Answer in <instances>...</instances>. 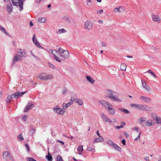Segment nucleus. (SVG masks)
<instances>
[{"label": "nucleus", "mask_w": 161, "mask_h": 161, "mask_svg": "<svg viewBox=\"0 0 161 161\" xmlns=\"http://www.w3.org/2000/svg\"><path fill=\"white\" fill-rule=\"evenodd\" d=\"M105 97L116 102H121L122 100L118 98V94L111 90L108 89L106 91Z\"/></svg>", "instance_id": "nucleus-1"}, {"label": "nucleus", "mask_w": 161, "mask_h": 161, "mask_svg": "<svg viewBox=\"0 0 161 161\" xmlns=\"http://www.w3.org/2000/svg\"><path fill=\"white\" fill-rule=\"evenodd\" d=\"M130 106L136 109L142 111H148L151 109L150 107L146 105H142L140 104H132Z\"/></svg>", "instance_id": "nucleus-2"}, {"label": "nucleus", "mask_w": 161, "mask_h": 161, "mask_svg": "<svg viewBox=\"0 0 161 161\" xmlns=\"http://www.w3.org/2000/svg\"><path fill=\"white\" fill-rule=\"evenodd\" d=\"M58 50L61 52L60 54V57L61 60H64L68 58L69 57V53L67 50H65L60 47Z\"/></svg>", "instance_id": "nucleus-3"}, {"label": "nucleus", "mask_w": 161, "mask_h": 161, "mask_svg": "<svg viewBox=\"0 0 161 161\" xmlns=\"http://www.w3.org/2000/svg\"><path fill=\"white\" fill-rule=\"evenodd\" d=\"M25 92H17L14 94L10 95L7 97L6 99V102L7 103H9L12 100V99L15 97L18 98L19 96H21L23 94L25 93Z\"/></svg>", "instance_id": "nucleus-4"}, {"label": "nucleus", "mask_w": 161, "mask_h": 161, "mask_svg": "<svg viewBox=\"0 0 161 161\" xmlns=\"http://www.w3.org/2000/svg\"><path fill=\"white\" fill-rule=\"evenodd\" d=\"M151 116L157 124H161V117L158 116L157 114L155 113H152Z\"/></svg>", "instance_id": "nucleus-5"}, {"label": "nucleus", "mask_w": 161, "mask_h": 161, "mask_svg": "<svg viewBox=\"0 0 161 161\" xmlns=\"http://www.w3.org/2000/svg\"><path fill=\"white\" fill-rule=\"evenodd\" d=\"M93 24L92 21L87 20L85 23L84 27L86 30H90L92 27Z\"/></svg>", "instance_id": "nucleus-6"}, {"label": "nucleus", "mask_w": 161, "mask_h": 161, "mask_svg": "<svg viewBox=\"0 0 161 161\" xmlns=\"http://www.w3.org/2000/svg\"><path fill=\"white\" fill-rule=\"evenodd\" d=\"M53 110L55 113L58 114L60 115H63L65 112L64 109L58 108H53Z\"/></svg>", "instance_id": "nucleus-7"}, {"label": "nucleus", "mask_w": 161, "mask_h": 161, "mask_svg": "<svg viewBox=\"0 0 161 161\" xmlns=\"http://www.w3.org/2000/svg\"><path fill=\"white\" fill-rule=\"evenodd\" d=\"M101 117L103 120L105 122H108L111 123L112 122V121L108 118L107 116L103 114H101Z\"/></svg>", "instance_id": "nucleus-8"}, {"label": "nucleus", "mask_w": 161, "mask_h": 161, "mask_svg": "<svg viewBox=\"0 0 161 161\" xmlns=\"http://www.w3.org/2000/svg\"><path fill=\"white\" fill-rule=\"evenodd\" d=\"M22 56L18 54L15 55L13 58V64H14L16 62H19L22 61Z\"/></svg>", "instance_id": "nucleus-9"}, {"label": "nucleus", "mask_w": 161, "mask_h": 161, "mask_svg": "<svg viewBox=\"0 0 161 161\" xmlns=\"http://www.w3.org/2000/svg\"><path fill=\"white\" fill-rule=\"evenodd\" d=\"M34 105L31 102H29L27 105L24 109V111L25 112H28L29 110H31L34 107Z\"/></svg>", "instance_id": "nucleus-10"}, {"label": "nucleus", "mask_w": 161, "mask_h": 161, "mask_svg": "<svg viewBox=\"0 0 161 161\" xmlns=\"http://www.w3.org/2000/svg\"><path fill=\"white\" fill-rule=\"evenodd\" d=\"M99 102L105 108L111 106V104L108 102L104 100H100Z\"/></svg>", "instance_id": "nucleus-11"}, {"label": "nucleus", "mask_w": 161, "mask_h": 161, "mask_svg": "<svg viewBox=\"0 0 161 161\" xmlns=\"http://www.w3.org/2000/svg\"><path fill=\"white\" fill-rule=\"evenodd\" d=\"M32 41L33 43L37 46L38 47L43 49V47H42L39 42L37 41V39L35 38V35L34 34L32 37Z\"/></svg>", "instance_id": "nucleus-12"}, {"label": "nucleus", "mask_w": 161, "mask_h": 161, "mask_svg": "<svg viewBox=\"0 0 161 161\" xmlns=\"http://www.w3.org/2000/svg\"><path fill=\"white\" fill-rule=\"evenodd\" d=\"M3 157L4 159L7 160H9L11 158L10 155L7 151H5L3 153Z\"/></svg>", "instance_id": "nucleus-13"}, {"label": "nucleus", "mask_w": 161, "mask_h": 161, "mask_svg": "<svg viewBox=\"0 0 161 161\" xmlns=\"http://www.w3.org/2000/svg\"><path fill=\"white\" fill-rule=\"evenodd\" d=\"M139 99L140 100L145 102H149L151 100V99L150 98L146 97L143 96H140V97H139Z\"/></svg>", "instance_id": "nucleus-14"}, {"label": "nucleus", "mask_w": 161, "mask_h": 161, "mask_svg": "<svg viewBox=\"0 0 161 161\" xmlns=\"http://www.w3.org/2000/svg\"><path fill=\"white\" fill-rule=\"evenodd\" d=\"M152 17L153 21L155 22H159L161 21V19L159 16L158 15L152 14Z\"/></svg>", "instance_id": "nucleus-15"}, {"label": "nucleus", "mask_w": 161, "mask_h": 161, "mask_svg": "<svg viewBox=\"0 0 161 161\" xmlns=\"http://www.w3.org/2000/svg\"><path fill=\"white\" fill-rule=\"evenodd\" d=\"M87 81L89 83L93 84L94 83L95 80L91 76L87 75L86 76Z\"/></svg>", "instance_id": "nucleus-16"}, {"label": "nucleus", "mask_w": 161, "mask_h": 161, "mask_svg": "<svg viewBox=\"0 0 161 161\" xmlns=\"http://www.w3.org/2000/svg\"><path fill=\"white\" fill-rule=\"evenodd\" d=\"M112 107L113 106L111 104V106H109L107 108L109 113L111 115H113L115 113V110Z\"/></svg>", "instance_id": "nucleus-17"}, {"label": "nucleus", "mask_w": 161, "mask_h": 161, "mask_svg": "<svg viewBox=\"0 0 161 161\" xmlns=\"http://www.w3.org/2000/svg\"><path fill=\"white\" fill-rule=\"evenodd\" d=\"M142 86L144 88L146 89L147 91L150 90V88L149 86L148 85L146 84V83L145 81L142 80Z\"/></svg>", "instance_id": "nucleus-18"}, {"label": "nucleus", "mask_w": 161, "mask_h": 161, "mask_svg": "<svg viewBox=\"0 0 161 161\" xmlns=\"http://www.w3.org/2000/svg\"><path fill=\"white\" fill-rule=\"evenodd\" d=\"M36 130L35 127H31L29 130L30 134L32 136H33L35 134Z\"/></svg>", "instance_id": "nucleus-19"}, {"label": "nucleus", "mask_w": 161, "mask_h": 161, "mask_svg": "<svg viewBox=\"0 0 161 161\" xmlns=\"http://www.w3.org/2000/svg\"><path fill=\"white\" fill-rule=\"evenodd\" d=\"M20 54H21V56L22 57H25L26 56V53L25 49H20Z\"/></svg>", "instance_id": "nucleus-20"}, {"label": "nucleus", "mask_w": 161, "mask_h": 161, "mask_svg": "<svg viewBox=\"0 0 161 161\" xmlns=\"http://www.w3.org/2000/svg\"><path fill=\"white\" fill-rule=\"evenodd\" d=\"M99 137L96 138L94 141V142H101L104 141V139L103 137Z\"/></svg>", "instance_id": "nucleus-21"}, {"label": "nucleus", "mask_w": 161, "mask_h": 161, "mask_svg": "<svg viewBox=\"0 0 161 161\" xmlns=\"http://www.w3.org/2000/svg\"><path fill=\"white\" fill-rule=\"evenodd\" d=\"M53 77V75H52L46 74L45 77L44 78V81H46L51 79Z\"/></svg>", "instance_id": "nucleus-22"}, {"label": "nucleus", "mask_w": 161, "mask_h": 161, "mask_svg": "<svg viewBox=\"0 0 161 161\" xmlns=\"http://www.w3.org/2000/svg\"><path fill=\"white\" fill-rule=\"evenodd\" d=\"M7 10L9 13H10L12 11L13 7L12 5L10 4L7 6Z\"/></svg>", "instance_id": "nucleus-23"}, {"label": "nucleus", "mask_w": 161, "mask_h": 161, "mask_svg": "<svg viewBox=\"0 0 161 161\" xmlns=\"http://www.w3.org/2000/svg\"><path fill=\"white\" fill-rule=\"evenodd\" d=\"M77 150L79 152L78 154L79 155H81L83 151V146L82 145L79 146L77 149Z\"/></svg>", "instance_id": "nucleus-24"}, {"label": "nucleus", "mask_w": 161, "mask_h": 161, "mask_svg": "<svg viewBox=\"0 0 161 161\" xmlns=\"http://www.w3.org/2000/svg\"><path fill=\"white\" fill-rule=\"evenodd\" d=\"M145 125L146 126H150L153 125L152 121L151 120L149 119L145 123Z\"/></svg>", "instance_id": "nucleus-25"}, {"label": "nucleus", "mask_w": 161, "mask_h": 161, "mask_svg": "<svg viewBox=\"0 0 161 161\" xmlns=\"http://www.w3.org/2000/svg\"><path fill=\"white\" fill-rule=\"evenodd\" d=\"M119 110L121 112H123L126 114H129L130 113V112L127 109L124 108H119Z\"/></svg>", "instance_id": "nucleus-26"}, {"label": "nucleus", "mask_w": 161, "mask_h": 161, "mask_svg": "<svg viewBox=\"0 0 161 161\" xmlns=\"http://www.w3.org/2000/svg\"><path fill=\"white\" fill-rule=\"evenodd\" d=\"M46 158L48 161H52V157L51 154L49 153H48V155L46 156Z\"/></svg>", "instance_id": "nucleus-27"}, {"label": "nucleus", "mask_w": 161, "mask_h": 161, "mask_svg": "<svg viewBox=\"0 0 161 161\" xmlns=\"http://www.w3.org/2000/svg\"><path fill=\"white\" fill-rule=\"evenodd\" d=\"M0 30L2 31V32H4L5 34L7 35L8 36L9 35V33H8L7 31H6V29L2 27L1 25H0Z\"/></svg>", "instance_id": "nucleus-28"}, {"label": "nucleus", "mask_w": 161, "mask_h": 161, "mask_svg": "<svg viewBox=\"0 0 161 161\" xmlns=\"http://www.w3.org/2000/svg\"><path fill=\"white\" fill-rule=\"evenodd\" d=\"M38 21L40 22L44 23L47 21V19L44 17L40 18L38 19Z\"/></svg>", "instance_id": "nucleus-29"}, {"label": "nucleus", "mask_w": 161, "mask_h": 161, "mask_svg": "<svg viewBox=\"0 0 161 161\" xmlns=\"http://www.w3.org/2000/svg\"><path fill=\"white\" fill-rule=\"evenodd\" d=\"M113 147L117 150L120 152L121 151V148L119 147L115 143L113 144Z\"/></svg>", "instance_id": "nucleus-30"}, {"label": "nucleus", "mask_w": 161, "mask_h": 161, "mask_svg": "<svg viewBox=\"0 0 161 161\" xmlns=\"http://www.w3.org/2000/svg\"><path fill=\"white\" fill-rule=\"evenodd\" d=\"M125 124L124 122H122L121 123V125L119 126H115V128L117 129H118L120 128H123L124 127V126L125 125Z\"/></svg>", "instance_id": "nucleus-31"}, {"label": "nucleus", "mask_w": 161, "mask_h": 161, "mask_svg": "<svg viewBox=\"0 0 161 161\" xmlns=\"http://www.w3.org/2000/svg\"><path fill=\"white\" fill-rule=\"evenodd\" d=\"M126 66L124 63H121L120 66V69L122 70H125Z\"/></svg>", "instance_id": "nucleus-32"}, {"label": "nucleus", "mask_w": 161, "mask_h": 161, "mask_svg": "<svg viewBox=\"0 0 161 161\" xmlns=\"http://www.w3.org/2000/svg\"><path fill=\"white\" fill-rule=\"evenodd\" d=\"M46 74L45 73H42L41 74H40L39 77L38 78H39V79L42 80H44V78L45 77V76L46 75Z\"/></svg>", "instance_id": "nucleus-33"}, {"label": "nucleus", "mask_w": 161, "mask_h": 161, "mask_svg": "<svg viewBox=\"0 0 161 161\" xmlns=\"http://www.w3.org/2000/svg\"><path fill=\"white\" fill-rule=\"evenodd\" d=\"M76 102L79 105H81L83 104V101L82 100L80 99H76Z\"/></svg>", "instance_id": "nucleus-34"}, {"label": "nucleus", "mask_w": 161, "mask_h": 161, "mask_svg": "<svg viewBox=\"0 0 161 161\" xmlns=\"http://www.w3.org/2000/svg\"><path fill=\"white\" fill-rule=\"evenodd\" d=\"M122 8V7H120L119 8H114V11L115 12H121L122 10L121 9Z\"/></svg>", "instance_id": "nucleus-35"}, {"label": "nucleus", "mask_w": 161, "mask_h": 161, "mask_svg": "<svg viewBox=\"0 0 161 161\" xmlns=\"http://www.w3.org/2000/svg\"><path fill=\"white\" fill-rule=\"evenodd\" d=\"M18 140L19 141H22L24 140V138L22 135V134H20L17 137Z\"/></svg>", "instance_id": "nucleus-36"}, {"label": "nucleus", "mask_w": 161, "mask_h": 161, "mask_svg": "<svg viewBox=\"0 0 161 161\" xmlns=\"http://www.w3.org/2000/svg\"><path fill=\"white\" fill-rule=\"evenodd\" d=\"M54 54H53V55L54 56V59L56 61H57V62H61V58L59 59H58V57H57L56 55Z\"/></svg>", "instance_id": "nucleus-37"}, {"label": "nucleus", "mask_w": 161, "mask_h": 161, "mask_svg": "<svg viewBox=\"0 0 161 161\" xmlns=\"http://www.w3.org/2000/svg\"><path fill=\"white\" fill-rule=\"evenodd\" d=\"M147 72L150 73L153 76V77H154V78L156 77V75L151 70L149 69Z\"/></svg>", "instance_id": "nucleus-38"}, {"label": "nucleus", "mask_w": 161, "mask_h": 161, "mask_svg": "<svg viewBox=\"0 0 161 161\" xmlns=\"http://www.w3.org/2000/svg\"><path fill=\"white\" fill-rule=\"evenodd\" d=\"M67 31L65 30L64 28H62L61 29H60L58 30V33L59 34H61L62 33H64L66 32Z\"/></svg>", "instance_id": "nucleus-39"}, {"label": "nucleus", "mask_w": 161, "mask_h": 161, "mask_svg": "<svg viewBox=\"0 0 161 161\" xmlns=\"http://www.w3.org/2000/svg\"><path fill=\"white\" fill-rule=\"evenodd\" d=\"M70 105V103H68L67 104H65V103H63V108H64V106H65L66 108H68Z\"/></svg>", "instance_id": "nucleus-40"}, {"label": "nucleus", "mask_w": 161, "mask_h": 161, "mask_svg": "<svg viewBox=\"0 0 161 161\" xmlns=\"http://www.w3.org/2000/svg\"><path fill=\"white\" fill-rule=\"evenodd\" d=\"M139 120L140 122H144L146 121V118L145 117H142L139 118Z\"/></svg>", "instance_id": "nucleus-41"}, {"label": "nucleus", "mask_w": 161, "mask_h": 161, "mask_svg": "<svg viewBox=\"0 0 161 161\" xmlns=\"http://www.w3.org/2000/svg\"><path fill=\"white\" fill-rule=\"evenodd\" d=\"M57 161H63L62 158L59 155H58L56 157Z\"/></svg>", "instance_id": "nucleus-42"}, {"label": "nucleus", "mask_w": 161, "mask_h": 161, "mask_svg": "<svg viewBox=\"0 0 161 161\" xmlns=\"http://www.w3.org/2000/svg\"><path fill=\"white\" fill-rule=\"evenodd\" d=\"M48 65H49L50 67L53 69H56V67L53 64L50 63H48Z\"/></svg>", "instance_id": "nucleus-43"}, {"label": "nucleus", "mask_w": 161, "mask_h": 161, "mask_svg": "<svg viewBox=\"0 0 161 161\" xmlns=\"http://www.w3.org/2000/svg\"><path fill=\"white\" fill-rule=\"evenodd\" d=\"M50 52H51V53L52 54H53H53H54L56 55V54L58 53V52L55 50H50Z\"/></svg>", "instance_id": "nucleus-44"}, {"label": "nucleus", "mask_w": 161, "mask_h": 161, "mask_svg": "<svg viewBox=\"0 0 161 161\" xmlns=\"http://www.w3.org/2000/svg\"><path fill=\"white\" fill-rule=\"evenodd\" d=\"M77 98V96L76 94H75L73 97H71V98L70 100L73 101H74V100H75V99H76Z\"/></svg>", "instance_id": "nucleus-45"}, {"label": "nucleus", "mask_w": 161, "mask_h": 161, "mask_svg": "<svg viewBox=\"0 0 161 161\" xmlns=\"http://www.w3.org/2000/svg\"><path fill=\"white\" fill-rule=\"evenodd\" d=\"M27 159V161H36L35 159L31 157L28 158Z\"/></svg>", "instance_id": "nucleus-46"}, {"label": "nucleus", "mask_w": 161, "mask_h": 161, "mask_svg": "<svg viewBox=\"0 0 161 161\" xmlns=\"http://www.w3.org/2000/svg\"><path fill=\"white\" fill-rule=\"evenodd\" d=\"M107 143L110 145H112L113 146V144L114 143L112 141L109 140L108 141Z\"/></svg>", "instance_id": "nucleus-47"}, {"label": "nucleus", "mask_w": 161, "mask_h": 161, "mask_svg": "<svg viewBox=\"0 0 161 161\" xmlns=\"http://www.w3.org/2000/svg\"><path fill=\"white\" fill-rule=\"evenodd\" d=\"M32 56L35 59L37 60H40V58L37 56H35L34 54H32Z\"/></svg>", "instance_id": "nucleus-48"}, {"label": "nucleus", "mask_w": 161, "mask_h": 161, "mask_svg": "<svg viewBox=\"0 0 161 161\" xmlns=\"http://www.w3.org/2000/svg\"><path fill=\"white\" fill-rule=\"evenodd\" d=\"M94 150V148H93L91 147H87V150L89 151H92Z\"/></svg>", "instance_id": "nucleus-49"}, {"label": "nucleus", "mask_w": 161, "mask_h": 161, "mask_svg": "<svg viewBox=\"0 0 161 161\" xmlns=\"http://www.w3.org/2000/svg\"><path fill=\"white\" fill-rule=\"evenodd\" d=\"M132 130H134L136 131L137 132H138L139 131V128L138 127H136L132 129Z\"/></svg>", "instance_id": "nucleus-50"}, {"label": "nucleus", "mask_w": 161, "mask_h": 161, "mask_svg": "<svg viewBox=\"0 0 161 161\" xmlns=\"http://www.w3.org/2000/svg\"><path fill=\"white\" fill-rule=\"evenodd\" d=\"M27 119V116L26 115H25L23 117V119L24 121H25Z\"/></svg>", "instance_id": "nucleus-51"}, {"label": "nucleus", "mask_w": 161, "mask_h": 161, "mask_svg": "<svg viewBox=\"0 0 161 161\" xmlns=\"http://www.w3.org/2000/svg\"><path fill=\"white\" fill-rule=\"evenodd\" d=\"M67 92V89L64 88L63 90L62 94H65Z\"/></svg>", "instance_id": "nucleus-52"}, {"label": "nucleus", "mask_w": 161, "mask_h": 161, "mask_svg": "<svg viewBox=\"0 0 161 161\" xmlns=\"http://www.w3.org/2000/svg\"><path fill=\"white\" fill-rule=\"evenodd\" d=\"M103 12V10H97V14H102Z\"/></svg>", "instance_id": "nucleus-53"}, {"label": "nucleus", "mask_w": 161, "mask_h": 161, "mask_svg": "<svg viewBox=\"0 0 161 161\" xmlns=\"http://www.w3.org/2000/svg\"><path fill=\"white\" fill-rule=\"evenodd\" d=\"M87 1H88V2L89 3H87V5H88V6H91V2H92V1L91 0H87Z\"/></svg>", "instance_id": "nucleus-54"}, {"label": "nucleus", "mask_w": 161, "mask_h": 161, "mask_svg": "<svg viewBox=\"0 0 161 161\" xmlns=\"http://www.w3.org/2000/svg\"><path fill=\"white\" fill-rule=\"evenodd\" d=\"M25 147H26V149L27 150V151L28 152H29L30 151V148H29V146H28V145H27V144H26L25 145Z\"/></svg>", "instance_id": "nucleus-55"}, {"label": "nucleus", "mask_w": 161, "mask_h": 161, "mask_svg": "<svg viewBox=\"0 0 161 161\" xmlns=\"http://www.w3.org/2000/svg\"><path fill=\"white\" fill-rule=\"evenodd\" d=\"M144 159L147 161L149 160V158L148 157L145 156L144 157Z\"/></svg>", "instance_id": "nucleus-56"}, {"label": "nucleus", "mask_w": 161, "mask_h": 161, "mask_svg": "<svg viewBox=\"0 0 161 161\" xmlns=\"http://www.w3.org/2000/svg\"><path fill=\"white\" fill-rule=\"evenodd\" d=\"M122 142L123 145H125V139H123L122 141Z\"/></svg>", "instance_id": "nucleus-57"}, {"label": "nucleus", "mask_w": 161, "mask_h": 161, "mask_svg": "<svg viewBox=\"0 0 161 161\" xmlns=\"http://www.w3.org/2000/svg\"><path fill=\"white\" fill-rule=\"evenodd\" d=\"M106 43L105 42H103L102 43V46L103 47L106 46Z\"/></svg>", "instance_id": "nucleus-58"}, {"label": "nucleus", "mask_w": 161, "mask_h": 161, "mask_svg": "<svg viewBox=\"0 0 161 161\" xmlns=\"http://www.w3.org/2000/svg\"><path fill=\"white\" fill-rule=\"evenodd\" d=\"M97 135H98V136L99 137H101L102 136H101L100 134H99V132H98V131L97 130Z\"/></svg>", "instance_id": "nucleus-59"}, {"label": "nucleus", "mask_w": 161, "mask_h": 161, "mask_svg": "<svg viewBox=\"0 0 161 161\" xmlns=\"http://www.w3.org/2000/svg\"><path fill=\"white\" fill-rule=\"evenodd\" d=\"M57 141L58 142L61 143H62V145H64V142H62V141H59V140H58Z\"/></svg>", "instance_id": "nucleus-60"}, {"label": "nucleus", "mask_w": 161, "mask_h": 161, "mask_svg": "<svg viewBox=\"0 0 161 161\" xmlns=\"http://www.w3.org/2000/svg\"><path fill=\"white\" fill-rule=\"evenodd\" d=\"M98 22L99 23L101 24H103V21L101 20H99Z\"/></svg>", "instance_id": "nucleus-61"}, {"label": "nucleus", "mask_w": 161, "mask_h": 161, "mask_svg": "<svg viewBox=\"0 0 161 161\" xmlns=\"http://www.w3.org/2000/svg\"><path fill=\"white\" fill-rule=\"evenodd\" d=\"M73 101H72V100H70L69 101V103H70V105H71V104H72L73 103Z\"/></svg>", "instance_id": "nucleus-62"}, {"label": "nucleus", "mask_w": 161, "mask_h": 161, "mask_svg": "<svg viewBox=\"0 0 161 161\" xmlns=\"http://www.w3.org/2000/svg\"><path fill=\"white\" fill-rule=\"evenodd\" d=\"M30 25H31V26H33V23L32 22V21H30Z\"/></svg>", "instance_id": "nucleus-63"}, {"label": "nucleus", "mask_w": 161, "mask_h": 161, "mask_svg": "<svg viewBox=\"0 0 161 161\" xmlns=\"http://www.w3.org/2000/svg\"><path fill=\"white\" fill-rule=\"evenodd\" d=\"M124 134L126 137L128 136V134L127 133H126V132H124Z\"/></svg>", "instance_id": "nucleus-64"}]
</instances>
